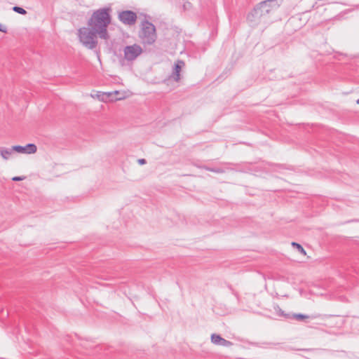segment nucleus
<instances>
[{"label":"nucleus","mask_w":359,"mask_h":359,"mask_svg":"<svg viewBox=\"0 0 359 359\" xmlns=\"http://www.w3.org/2000/svg\"><path fill=\"white\" fill-rule=\"evenodd\" d=\"M25 179V176H16V177H13L12 178V180L13 181H15V182H18V181H22L23 180Z\"/></svg>","instance_id":"f3484780"},{"label":"nucleus","mask_w":359,"mask_h":359,"mask_svg":"<svg viewBox=\"0 0 359 359\" xmlns=\"http://www.w3.org/2000/svg\"><path fill=\"white\" fill-rule=\"evenodd\" d=\"M13 150H15V152L20 154H32L36 152L37 147L36 144L33 143H29L25 146L14 145L13 146Z\"/></svg>","instance_id":"0eeeda50"},{"label":"nucleus","mask_w":359,"mask_h":359,"mask_svg":"<svg viewBox=\"0 0 359 359\" xmlns=\"http://www.w3.org/2000/svg\"><path fill=\"white\" fill-rule=\"evenodd\" d=\"M0 32L6 33L7 32V27L0 23Z\"/></svg>","instance_id":"a211bd4d"},{"label":"nucleus","mask_w":359,"mask_h":359,"mask_svg":"<svg viewBox=\"0 0 359 359\" xmlns=\"http://www.w3.org/2000/svg\"><path fill=\"white\" fill-rule=\"evenodd\" d=\"M185 63L183 60H178L173 66L172 72L170 76L175 81H179L180 79V72L182 68L184 66Z\"/></svg>","instance_id":"6e6552de"},{"label":"nucleus","mask_w":359,"mask_h":359,"mask_svg":"<svg viewBox=\"0 0 359 359\" xmlns=\"http://www.w3.org/2000/svg\"><path fill=\"white\" fill-rule=\"evenodd\" d=\"M291 318H294L297 320L302 321L304 319L309 318V316L302 313H293L291 314Z\"/></svg>","instance_id":"4468645a"},{"label":"nucleus","mask_w":359,"mask_h":359,"mask_svg":"<svg viewBox=\"0 0 359 359\" xmlns=\"http://www.w3.org/2000/svg\"><path fill=\"white\" fill-rule=\"evenodd\" d=\"M277 0H265L257 4L253 10L248 14L247 20L251 22H256L262 16L268 15L272 8L278 7Z\"/></svg>","instance_id":"f03ea898"},{"label":"nucleus","mask_w":359,"mask_h":359,"mask_svg":"<svg viewBox=\"0 0 359 359\" xmlns=\"http://www.w3.org/2000/svg\"><path fill=\"white\" fill-rule=\"evenodd\" d=\"M110 7L99 8L95 11L88 20V25L97 32L99 38L104 40L109 39L107 27L111 21Z\"/></svg>","instance_id":"f257e3e1"},{"label":"nucleus","mask_w":359,"mask_h":359,"mask_svg":"<svg viewBox=\"0 0 359 359\" xmlns=\"http://www.w3.org/2000/svg\"><path fill=\"white\" fill-rule=\"evenodd\" d=\"M292 246L296 248L301 254L305 255L306 254L305 250L303 248V247L296 242H292L291 243Z\"/></svg>","instance_id":"2eb2a0df"},{"label":"nucleus","mask_w":359,"mask_h":359,"mask_svg":"<svg viewBox=\"0 0 359 359\" xmlns=\"http://www.w3.org/2000/svg\"><path fill=\"white\" fill-rule=\"evenodd\" d=\"M139 37L144 45L153 44L157 38L155 26L147 20L142 21Z\"/></svg>","instance_id":"7ed1b4c3"},{"label":"nucleus","mask_w":359,"mask_h":359,"mask_svg":"<svg viewBox=\"0 0 359 359\" xmlns=\"http://www.w3.org/2000/svg\"><path fill=\"white\" fill-rule=\"evenodd\" d=\"M79 38L82 44L88 49H94L97 45V32L93 31V29L88 27H81L78 30Z\"/></svg>","instance_id":"20e7f679"},{"label":"nucleus","mask_w":359,"mask_h":359,"mask_svg":"<svg viewBox=\"0 0 359 359\" xmlns=\"http://www.w3.org/2000/svg\"><path fill=\"white\" fill-rule=\"evenodd\" d=\"M273 308L278 316H283L287 319L291 318V314L290 313H285V312L280 308V306L278 305L274 306Z\"/></svg>","instance_id":"f8f14e48"},{"label":"nucleus","mask_w":359,"mask_h":359,"mask_svg":"<svg viewBox=\"0 0 359 359\" xmlns=\"http://www.w3.org/2000/svg\"><path fill=\"white\" fill-rule=\"evenodd\" d=\"M118 18L124 25L131 26L135 24L137 16L134 11L127 10L120 12Z\"/></svg>","instance_id":"423d86ee"},{"label":"nucleus","mask_w":359,"mask_h":359,"mask_svg":"<svg viewBox=\"0 0 359 359\" xmlns=\"http://www.w3.org/2000/svg\"><path fill=\"white\" fill-rule=\"evenodd\" d=\"M124 58L127 61L135 60L142 53V48L137 44L126 46L123 50Z\"/></svg>","instance_id":"39448f33"},{"label":"nucleus","mask_w":359,"mask_h":359,"mask_svg":"<svg viewBox=\"0 0 359 359\" xmlns=\"http://www.w3.org/2000/svg\"><path fill=\"white\" fill-rule=\"evenodd\" d=\"M13 11H15L17 13L21 14V15H25L27 14V11L22 7L15 6L13 7Z\"/></svg>","instance_id":"dca6fc26"},{"label":"nucleus","mask_w":359,"mask_h":359,"mask_svg":"<svg viewBox=\"0 0 359 359\" xmlns=\"http://www.w3.org/2000/svg\"><path fill=\"white\" fill-rule=\"evenodd\" d=\"M359 222V219H353V220L350 221L349 222Z\"/></svg>","instance_id":"aec40b11"},{"label":"nucleus","mask_w":359,"mask_h":359,"mask_svg":"<svg viewBox=\"0 0 359 359\" xmlns=\"http://www.w3.org/2000/svg\"><path fill=\"white\" fill-rule=\"evenodd\" d=\"M13 151L15 150H13V147L11 148L0 147V155L4 160H8Z\"/></svg>","instance_id":"9b49d317"},{"label":"nucleus","mask_w":359,"mask_h":359,"mask_svg":"<svg viewBox=\"0 0 359 359\" xmlns=\"http://www.w3.org/2000/svg\"><path fill=\"white\" fill-rule=\"evenodd\" d=\"M356 102H357V104H359V98L357 100Z\"/></svg>","instance_id":"412c9836"},{"label":"nucleus","mask_w":359,"mask_h":359,"mask_svg":"<svg viewBox=\"0 0 359 359\" xmlns=\"http://www.w3.org/2000/svg\"><path fill=\"white\" fill-rule=\"evenodd\" d=\"M211 342L214 344L220 345L226 347L232 345V342L222 338L219 334H212Z\"/></svg>","instance_id":"1a4fd4ad"},{"label":"nucleus","mask_w":359,"mask_h":359,"mask_svg":"<svg viewBox=\"0 0 359 359\" xmlns=\"http://www.w3.org/2000/svg\"><path fill=\"white\" fill-rule=\"evenodd\" d=\"M356 8L359 9V4L356 6Z\"/></svg>","instance_id":"4be33fe9"},{"label":"nucleus","mask_w":359,"mask_h":359,"mask_svg":"<svg viewBox=\"0 0 359 359\" xmlns=\"http://www.w3.org/2000/svg\"><path fill=\"white\" fill-rule=\"evenodd\" d=\"M137 161L140 165H144L147 163V161L144 158H140Z\"/></svg>","instance_id":"6ab92c4d"},{"label":"nucleus","mask_w":359,"mask_h":359,"mask_svg":"<svg viewBox=\"0 0 359 359\" xmlns=\"http://www.w3.org/2000/svg\"><path fill=\"white\" fill-rule=\"evenodd\" d=\"M118 94V91L116 90L114 92H107V93H102L100 95L97 94L98 98L103 101V102H107V101H113L114 100H121V97H116L114 99L113 96L114 95Z\"/></svg>","instance_id":"9d476101"},{"label":"nucleus","mask_w":359,"mask_h":359,"mask_svg":"<svg viewBox=\"0 0 359 359\" xmlns=\"http://www.w3.org/2000/svg\"><path fill=\"white\" fill-rule=\"evenodd\" d=\"M203 168L206 170H208V171H210V172H215V173H218V174L225 172V170L224 169H223L222 168H218V167L210 168V167L205 165V166L203 167Z\"/></svg>","instance_id":"ddd939ff"}]
</instances>
